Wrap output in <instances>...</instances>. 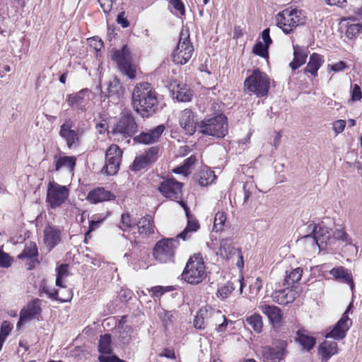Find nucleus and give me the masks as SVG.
I'll list each match as a JSON object with an SVG mask.
<instances>
[{
    "instance_id": "nucleus-61",
    "label": "nucleus",
    "mask_w": 362,
    "mask_h": 362,
    "mask_svg": "<svg viewBox=\"0 0 362 362\" xmlns=\"http://www.w3.org/2000/svg\"><path fill=\"white\" fill-rule=\"evenodd\" d=\"M196 161V156L194 155H192L189 158L184 160L182 165L184 168H185L189 174L191 173L190 169L195 164Z\"/></svg>"
},
{
    "instance_id": "nucleus-25",
    "label": "nucleus",
    "mask_w": 362,
    "mask_h": 362,
    "mask_svg": "<svg viewBox=\"0 0 362 362\" xmlns=\"http://www.w3.org/2000/svg\"><path fill=\"white\" fill-rule=\"evenodd\" d=\"M61 241V230L52 226H47L44 229V242L49 250H52Z\"/></svg>"
},
{
    "instance_id": "nucleus-14",
    "label": "nucleus",
    "mask_w": 362,
    "mask_h": 362,
    "mask_svg": "<svg viewBox=\"0 0 362 362\" xmlns=\"http://www.w3.org/2000/svg\"><path fill=\"white\" fill-rule=\"evenodd\" d=\"M122 156V151L115 144L111 145L105 153L106 173L109 175H115L119 170Z\"/></svg>"
},
{
    "instance_id": "nucleus-53",
    "label": "nucleus",
    "mask_w": 362,
    "mask_h": 362,
    "mask_svg": "<svg viewBox=\"0 0 362 362\" xmlns=\"http://www.w3.org/2000/svg\"><path fill=\"white\" fill-rule=\"evenodd\" d=\"M332 238L334 240H341L345 243H349V238L347 233L342 229H337L331 233Z\"/></svg>"
},
{
    "instance_id": "nucleus-9",
    "label": "nucleus",
    "mask_w": 362,
    "mask_h": 362,
    "mask_svg": "<svg viewBox=\"0 0 362 362\" xmlns=\"http://www.w3.org/2000/svg\"><path fill=\"white\" fill-rule=\"evenodd\" d=\"M84 125L85 124L81 122L74 129H73L74 127V120L71 118H66L60 126L59 134L66 141L69 148L78 146L80 138L86 132Z\"/></svg>"
},
{
    "instance_id": "nucleus-18",
    "label": "nucleus",
    "mask_w": 362,
    "mask_h": 362,
    "mask_svg": "<svg viewBox=\"0 0 362 362\" xmlns=\"http://www.w3.org/2000/svg\"><path fill=\"white\" fill-rule=\"evenodd\" d=\"M41 300L35 298L29 302L26 307L23 308L20 312L19 320L17 322V328H20L23 323L35 318L37 315H40L42 310L40 308Z\"/></svg>"
},
{
    "instance_id": "nucleus-47",
    "label": "nucleus",
    "mask_w": 362,
    "mask_h": 362,
    "mask_svg": "<svg viewBox=\"0 0 362 362\" xmlns=\"http://www.w3.org/2000/svg\"><path fill=\"white\" fill-rule=\"evenodd\" d=\"M269 45L263 43L262 42H257L254 45L252 52L255 54L264 58H268L269 57Z\"/></svg>"
},
{
    "instance_id": "nucleus-42",
    "label": "nucleus",
    "mask_w": 362,
    "mask_h": 362,
    "mask_svg": "<svg viewBox=\"0 0 362 362\" xmlns=\"http://www.w3.org/2000/svg\"><path fill=\"white\" fill-rule=\"evenodd\" d=\"M37 256L38 250L36 244L33 242H30L25 244L22 252L18 255V258L20 259H31Z\"/></svg>"
},
{
    "instance_id": "nucleus-62",
    "label": "nucleus",
    "mask_w": 362,
    "mask_h": 362,
    "mask_svg": "<svg viewBox=\"0 0 362 362\" xmlns=\"http://www.w3.org/2000/svg\"><path fill=\"white\" fill-rule=\"evenodd\" d=\"M105 13H109L112 8V0H98Z\"/></svg>"
},
{
    "instance_id": "nucleus-5",
    "label": "nucleus",
    "mask_w": 362,
    "mask_h": 362,
    "mask_svg": "<svg viewBox=\"0 0 362 362\" xmlns=\"http://www.w3.org/2000/svg\"><path fill=\"white\" fill-rule=\"evenodd\" d=\"M288 343L283 339H276L272 345L260 346L257 351V355L263 362H280L288 354Z\"/></svg>"
},
{
    "instance_id": "nucleus-32",
    "label": "nucleus",
    "mask_w": 362,
    "mask_h": 362,
    "mask_svg": "<svg viewBox=\"0 0 362 362\" xmlns=\"http://www.w3.org/2000/svg\"><path fill=\"white\" fill-rule=\"evenodd\" d=\"M54 159L56 171H59L63 168H66L70 171H73L75 168L76 158L74 156H57V155H55Z\"/></svg>"
},
{
    "instance_id": "nucleus-59",
    "label": "nucleus",
    "mask_w": 362,
    "mask_h": 362,
    "mask_svg": "<svg viewBox=\"0 0 362 362\" xmlns=\"http://www.w3.org/2000/svg\"><path fill=\"white\" fill-rule=\"evenodd\" d=\"M362 98V92L358 84H354L351 91V100L353 102L358 101Z\"/></svg>"
},
{
    "instance_id": "nucleus-3",
    "label": "nucleus",
    "mask_w": 362,
    "mask_h": 362,
    "mask_svg": "<svg viewBox=\"0 0 362 362\" xmlns=\"http://www.w3.org/2000/svg\"><path fill=\"white\" fill-rule=\"evenodd\" d=\"M139 125L136 122L133 112L128 109L123 110L119 117L112 128V134L122 139H129L138 132Z\"/></svg>"
},
{
    "instance_id": "nucleus-13",
    "label": "nucleus",
    "mask_w": 362,
    "mask_h": 362,
    "mask_svg": "<svg viewBox=\"0 0 362 362\" xmlns=\"http://www.w3.org/2000/svg\"><path fill=\"white\" fill-rule=\"evenodd\" d=\"M329 221L332 222V220L329 218H324L318 224L310 223L308 226V230L311 231V233H313L317 237L320 243V246H322L323 248L332 240L330 232L332 228L327 226Z\"/></svg>"
},
{
    "instance_id": "nucleus-17",
    "label": "nucleus",
    "mask_w": 362,
    "mask_h": 362,
    "mask_svg": "<svg viewBox=\"0 0 362 362\" xmlns=\"http://www.w3.org/2000/svg\"><path fill=\"white\" fill-rule=\"evenodd\" d=\"M90 90L83 88L76 93L68 95L66 102L71 107L81 110V112H86V105L90 101Z\"/></svg>"
},
{
    "instance_id": "nucleus-36",
    "label": "nucleus",
    "mask_w": 362,
    "mask_h": 362,
    "mask_svg": "<svg viewBox=\"0 0 362 362\" xmlns=\"http://www.w3.org/2000/svg\"><path fill=\"white\" fill-rule=\"evenodd\" d=\"M238 284H240V293H241L243 289V278L241 279H238L235 283L233 281H228L224 286L220 287L218 290V296L221 297L222 298H228L235 290L236 285Z\"/></svg>"
},
{
    "instance_id": "nucleus-46",
    "label": "nucleus",
    "mask_w": 362,
    "mask_h": 362,
    "mask_svg": "<svg viewBox=\"0 0 362 362\" xmlns=\"http://www.w3.org/2000/svg\"><path fill=\"white\" fill-rule=\"evenodd\" d=\"M148 165H150L149 162L147 161L146 158L142 154L135 158L134 162L130 166V169L132 171L136 172L145 168Z\"/></svg>"
},
{
    "instance_id": "nucleus-38",
    "label": "nucleus",
    "mask_w": 362,
    "mask_h": 362,
    "mask_svg": "<svg viewBox=\"0 0 362 362\" xmlns=\"http://www.w3.org/2000/svg\"><path fill=\"white\" fill-rule=\"evenodd\" d=\"M98 351L100 355L112 354V339L111 335L109 334H105L100 335L98 341Z\"/></svg>"
},
{
    "instance_id": "nucleus-27",
    "label": "nucleus",
    "mask_w": 362,
    "mask_h": 362,
    "mask_svg": "<svg viewBox=\"0 0 362 362\" xmlns=\"http://www.w3.org/2000/svg\"><path fill=\"white\" fill-rule=\"evenodd\" d=\"M337 343L333 341H324L319 346L318 354L322 361L327 362L332 356L337 354Z\"/></svg>"
},
{
    "instance_id": "nucleus-57",
    "label": "nucleus",
    "mask_w": 362,
    "mask_h": 362,
    "mask_svg": "<svg viewBox=\"0 0 362 362\" xmlns=\"http://www.w3.org/2000/svg\"><path fill=\"white\" fill-rule=\"evenodd\" d=\"M121 224L120 228L122 230H125L126 228H129L132 227L136 224V222H133L130 218V216L128 214H124L122 215L121 218Z\"/></svg>"
},
{
    "instance_id": "nucleus-1",
    "label": "nucleus",
    "mask_w": 362,
    "mask_h": 362,
    "mask_svg": "<svg viewBox=\"0 0 362 362\" xmlns=\"http://www.w3.org/2000/svg\"><path fill=\"white\" fill-rule=\"evenodd\" d=\"M132 105L134 110L143 118H148L159 110L158 93L151 83H137L132 95Z\"/></svg>"
},
{
    "instance_id": "nucleus-44",
    "label": "nucleus",
    "mask_w": 362,
    "mask_h": 362,
    "mask_svg": "<svg viewBox=\"0 0 362 362\" xmlns=\"http://www.w3.org/2000/svg\"><path fill=\"white\" fill-rule=\"evenodd\" d=\"M298 340L303 349L310 351L313 348L316 342L315 337L304 334H300L299 332H298Z\"/></svg>"
},
{
    "instance_id": "nucleus-49",
    "label": "nucleus",
    "mask_w": 362,
    "mask_h": 362,
    "mask_svg": "<svg viewBox=\"0 0 362 362\" xmlns=\"http://www.w3.org/2000/svg\"><path fill=\"white\" fill-rule=\"evenodd\" d=\"M226 220V214L224 212L218 211L214 217V230L218 232L221 230Z\"/></svg>"
},
{
    "instance_id": "nucleus-41",
    "label": "nucleus",
    "mask_w": 362,
    "mask_h": 362,
    "mask_svg": "<svg viewBox=\"0 0 362 362\" xmlns=\"http://www.w3.org/2000/svg\"><path fill=\"white\" fill-rule=\"evenodd\" d=\"M302 274L303 269L300 267H297L291 270L288 274V272H286L284 286H293L296 283L300 280Z\"/></svg>"
},
{
    "instance_id": "nucleus-22",
    "label": "nucleus",
    "mask_w": 362,
    "mask_h": 362,
    "mask_svg": "<svg viewBox=\"0 0 362 362\" xmlns=\"http://www.w3.org/2000/svg\"><path fill=\"white\" fill-rule=\"evenodd\" d=\"M348 315L344 313L341 319L337 322L332 329L325 334L326 338H332L336 340L342 339L346 336V332L349 329L347 322Z\"/></svg>"
},
{
    "instance_id": "nucleus-16",
    "label": "nucleus",
    "mask_w": 362,
    "mask_h": 362,
    "mask_svg": "<svg viewBox=\"0 0 362 362\" xmlns=\"http://www.w3.org/2000/svg\"><path fill=\"white\" fill-rule=\"evenodd\" d=\"M216 310L208 306L200 308L194 320V327L199 329L212 328L213 320H216Z\"/></svg>"
},
{
    "instance_id": "nucleus-15",
    "label": "nucleus",
    "mask_w": 362,
    "mask_h": 362,
    "mask_svg": "<svg viewBox=\"0 0 362 362\" xmlns=\"http://www.w3.org/2000/svg\"><path fill=\"white\" fill-rule=\"evenodd\" d=\"M69 189L54 181L49 182L47 190V202L49 204H63L67 199Z\"/></svg>"
},
{
    "instance_id": "nucleus-51",
    "label": "nucleus",
    "mask_w": 362,
    "mask_h": 362,
    "mask_svg": "<svg viewBox=\"0 0 362 362\" xmlns=\"http://www.w3.org/2000/svg\"><path fill=\"white\" fill-rule=\"evenodd\" d=\"M287 288L281 289L279 291H276L273 293V298L279 304L281 305H287L288 300H286L287 294Z\"/></svg>"
},
{
    "instance_id": "nucleus-64",
    "label": "nucleus",
    "mask_w": 362,
    "mask_h": 362,
    "mask_svg": "<svg viewBox=\"0 0 362 362\" xmlns=\"http://www.w3.org/2000/svg\"><path fill=\"white\" fill-rule=\"evenodd\" d=\"M345 126V120H337L333 123V129L337 134H339L344 131Z\"/></svg>"
},
{
    "instance_id": "nucleus-43",
    "label": "nucleus",
    "mask_w": 362,
    "mask_h": 362,
    "mask_svg": "<svg viewBox=\"0 0 362 362\" xmlns=\"http://www.w3.org/2000/svg\"><path fill=\"white\" fill-rule=\"evenodd\" d=\"M246 323L250 325L252 329L257 332L260 333L262 331L263 322L262 317L259 314L255 313L245 318Z\"/></svg>"
},
{
    "instance_id": "nucleus-10",
    "label": "nucleus",
    "mask_w": 362,
    "mask_h": 362,
    "mask_svg": "<svg viewBox=\"0 0 362 362\" xmlns=\"http://www.w3.org/2000/svg\"><path fill=\"white\" fill-rule=\"evenodd\" d=\"M194 52V47L189 40V34L187 31L180 33V37L176 49L172 54L174 63L177 64H185L191 59Z\"/></svg>"
},
{
    "instance_id": "nucleus-26",
    "label": "nucleus",
    "mask_w": 362,
    "mask_h": 362,
    "mask_svg": "<svg viewBox=\"0 0 362 362\" xmlns=\"http://www.w3.org/2000/svg\"><path fill=\"white\" fill-rule=\"evenodd\" d=\"M87 199L92 204H97L114 200L115 196L104 187H98L89 192Z\"/></svg>"
},
{
    "instance_id": "nucleus-34",
    "label": "nucleus",
    "mask_w": 362,
    "mask_h": 362,
    "mask_svg": "<svg viewBox=\"0 0 362 362\" xmlns=\"http://www.w3.org/2000/svg\"><path fill=\"white\" fill-rule=\"evenodd\" d=\"M324 60L322 57L317 53H313L309 58V62L304 69V73H310L313 76L317 75V71L322 66Z\"/></svg>"
},
{
    "instance_id": "nucleus-55",
    "label": "nucleus",
    "mask_w": 362,
    "mask_h": 362,
    "mask_svg": "<svg viewBox=\"0 0 362 362\" xmlns=\"http://www.w3.org/2000/svg\"><path fill=\"white\" fill-rule=\"evenodd\" d=\"M98 361L100 362H126L125 361L120 359L118 356L112 354L100 355L98 356Z\"/></svg>"
},
{
    "instance_id": "nucleus-31",
    "label": "nucleus",
    "mask_w": 362,
    "mask_h": 362,
    "mask_svg": "<svg viewBox=\"0 0 362 362\" xmlns=\"http://www.w3.org/2000/svg\"><path fill=\"white\" fill-rule=\"evenodd\" d=\"M297 243L299 245H303L305 249L308 251H314L316 250L317 247L320 250L323 248L322 246H320V243L318 241L317 237L313 233H311V231H310L309 234L305 235L298 239Z\"/></svg>"
},
{
    "instance_id": "nucleus-56",
    "label": "nucleus",
    "mask_w": 362,
    "mask_h": 362,
    "mask_svg": "<svg viewBox=\"0 0 362 362\" xmlns=\"http://www.w3.org/2000/svg\"><path fill=\"white\" fill-rule=\"evenodd\" d=\"M98 361L100 362H126L125 361L120 359L118 356L112 354L100 355L98 356Z\"/></svg>"
},
{
    "instance_id": "nucleus-58",
    "label": "nucleus",
    "mask_w": 362,
    "mask_h": 362,
    "mask_svg": "<svg viewBox=\"0 0 362 362\" xmlns=\"http://www.w3.org/2000/svg\"><path fill=\"white\" fill-rule=\"evenodd\" d=\"M168 2L173 6V8L179 13L181 16L185 13V8L184 4L181 0H168Z\"/></svg>"
},
{
    "instance_id": "nucleus-40",
    "label": "nucleus",
    "mask_w": 362,
    "mask_h": 362,
    "mask_svg": "<svg viewBox=\"0 0 362 362\" xmlns=\"http://www.w3.org/2000/svg\"><path fill=\"white\" fill-rule=\"evenodd\" d=\"M215 315H216V320H213L211 329L216 330L218 332H225L228 324V320L218 310H216Z\"/></svg>"
},
{
    "instance_id": "nucleus-28",
    "label": "nucleus",
    "mask_w": 362,
    "mask_h": 362,
    "mask_svg": "<svg viewBox=\"0 0 362 362\" xmlns=\"http://www.w3.org/2000/svg\"><path fill=\"white\" fill-rule=\"evenodd\" d=\"M194 179L201 187H206L214 181L216 175L213 170L204 167L194 175Z\"/></svg>"
},
{
    "instance_id": "nucleus-45",
    "label": "nucleus",
    "mask_w": 362,
    "mask_h": 362,
    "mask_svg": "<svg viewBox=\"0 0 362 362\" xmlns=\"http://www.w3.org/2000/svg\"><path fill=\"white\" fill-rule=\"evenodd\" d=\"M359 33L362 34V23H354L348 25L345 35L347 38L352 40Z\"/></svg>"
},
{
    "instance_id": "nucleus-60",
    "label": "nucleus",
    "mask_w": 362,
    "mask_h": 362,
    "mask_svg": "<svg viewBox=\"0 0 362 362\" xmlns=\"http://www.w3.org/2000/svg\"><path fill=\"white\" fill-rule=\"evenodd\" d=\"M89 45L96 51H100L103 47V42L98 37L95 36L88 39Z\"/></svg>"
},
{
    "instance_id": "nucleus-21",
    "label": "nucleus",
    "mask_w": 362,
    "mask_h": 362,
    "mask_svg": "<svg viewBox=\"0 0 362 362\" xmlns=\"http://www.w3.org/2000/svg\"><path fill=\"white\" fill-rule=\"evenodd\" d=\"M170 92L173 99L178 102H189L192 97V92L185 83L176 81L170 84Z\"/></svg>"
},
{
    "instance_id": "nucleus-19",
    "label": "nucleus",
    "mask_w": 362,
    "mask_h": 362,
    "mask_svg": "<svg viewBox=\"0 0 362 362\" xmlns=\"http://www.w3.org/2000/svg\"><path fill=\"white\" fill-rule=\"evenodd\" d=\"M165 129L164 124H160L148 132H143L139 135L134 136L133 141L134 143L146 145L155 143L162 135Z\"/></svg>"
},
{
    "instance_id": "nucleus-23",
    "label": "nucleus",
    "mask_w": 362,
    "mask_h": 362,
    "mask_svg": "<svg viewBox=\"0 0 362 362\" xmlns=\"http://www.w3.org/2000/svg\"><path fill=\"white\" fill-rule=\"evenodd\" d=\"M124 88L121 84L119 79L116 77L113 80L110 81L107 91H101V96L104 98H109L112 100H119L123 95Z\"/></svg>"
},
{
    "instance_id": "nucleus-11",
    "label": "nucleus",
    "mask_w": 362,
    "mask_h": 362,
    "mask_svg": "<svg viewBox=\"0 0 362 362\" xmlns=\"http://www.w3.org/2000/svg\"><path fill=\"white\" fill-rule=\"evenodd\" d=\"M112 57L124 74L132 79L136 77V66L132 63L131 52L127 45L114 51Z\"/></svg>"
},
{
    "instance_id": "nucleus-35",
    "label": "nucleus",
    "mask_w": 362,
    "mask_h": 362,
    "mask_svg": "<svg viewBox=\"0 0 362 362\" xmlns=\"http://www.w3.org/2000/svg\"><path fill=\"white\" fill-rule=\"evenodd\" d=\"M136 224L140 234L148 235L154 233L155 226L151 215L142 217Z\"/></svg>"
},
{
    "instance_id": "nucleus-6",
    "label": "nucleus",
    "mask_w": 362,
    "mask_h": 362,
    "mask_svg": "<svg viewBox=\"0 0 362 362\" xmlns=\"http://www.w3.org/2000/svg\"><path fill=\"white\" fill-rule=\"evenodd\" d=\"M305 23V16L296 8H286L277 15V25L286 34H289L298 25Z\"/></svg>"
},
{
    "instance_id": "nucleus-12",
    "label": "nucleus",
    "mask_w": 362,
    "mask_h": 362,
    "mask_svg": "<svg viewBox=\"0 0 362 362\" xmlns=\"http://www.w3.org/2000/svg\"><path fill=\"white\" fill-rule=\"evenodd\" d=\"M182 183L177 182L174 178H169L163 181L158 189L166 198L175 201L177 204H185L181 199Z\"/></svg>"
},
{
    "instance_id": "nucleus-29",
    "label": "nucleus",
    "mask_w": 362,
    "mask_h": 362,
    "mask_svg": "<svg viewBox=\"0 0 362 362\" xmlns=\"http://www.w3.org/2000/svg\"><path fill=\"white\" fill-rule=\"evenodd\" d=\"M261 311L267 316L269 322L273 324H279L282 319L281 310L277 306L264 304L260 306Z\"/></svg>"
},
{
    "instance_id": "nucleus-50",
    "label": "nucleus",
    "mask_w": 362,
    "mask_h": 362,
    "mask_svg": "<svg viewBox=\"0 0 362 362\" xmlns=\"http://www.w3.org/2000/svg\"><path fill=\"white\" fill-rule=\"evenodd\" d=\"M252 186V182H246L245 184L243 185L244 202H259V200L256 199V197L253 194V192L250 191V187Z\"/></svg>"
},
{
    "instance_id": "nucleus-33",
    "label": "nucleus",
    "mask_w": 362,
    "mask_h": 362,
    "mask_svg": "<svg viewBox=\"0 0 362 362\" xmlns=\"http://www.w3.org/2000/svg\"><path fill=\"white\" fill-rule=\"evenodd\" d=\"M330 274L337 279H341L343 282L349 284L351 289L353 291L354 288V283L353 281L352 275L348 272V269L344 267H334L330 270Z\"/></svg>"
},
{
    "instance_id": "nucleus-4",
    "label": "nucleus",
    "mask_w": 362,
    "mask_h": 362,
    "mask_svg": "<svg viewBox=\"0 0 362 362\" xmlns=\"http://www.w3.org/2000/svg\"><path fill=\"white\" fill-rule=\"evenodd\" d=\"M182 276L183 279L191 284H197L205 279V264L200 253L189 259Z\"/></svg>"
},
{
    "instance_id": "nucleus-2",
    "label": "nucleus",
    "mask_w": 362,
    "mask_h": 362,
    "mask_svg": "<svg viewBox=\"0 0 362 362\" xmlns=\"http://www.w3.org/2000/svg\"><path fill=\"white\" fill-rule=\"evenodd\" d=\"M198 132L218 139L223 138L228 132V119L223 114L204 118L198 124Z\"/></svg>"
},
{
    "instance_id": "nucleus-24",
    "label": "nucleus",
    "mask_w": 362,
    "mask_h": 362,
    "mask_svg": "<svg viewBox=\"0 0 362 362\" xmlns=\"http://www.w3.org/2000/svg\"><path fill=\"white\" fill-rule=\"evenodd\" d=\"M181 206L185 212V215L187 218V224L183 231L179 233L176 237L178 239L181 238L183 240H185L189 233L196 232L199 228V223L196 217L192 214H191L187 205Z\"/></svg>"
},
{
    "instance_id": "nucleus-37",
    "label": "nucleus",
    "mask_w": 362,
    "mask_h": 362,
    "mask_svg": "<svg viewBox=\"0 0 362 362\" xmlns=\"http://www.w3.org/2000/svg\"><path fill=\"white\" fill-rule=\"evenodd\" d=\"M238 249H235L231 244V240L225 238L220 240V253L223 257L231 258L237 254Z\"/></svg>"
},
{
    "instance_id": "nucleus-30",
    "label": "nucleus",
    "mask_w": 362,
    "mask_h": 362,
    "mask_svg": "<svg viewBox=\"0 0 362 362\" xmlns=\"http://www.w3.org/2000/svg\"><path fill=\"white\" fill-rule=\"evenodd\" d=\"M308 54L305 49L298 45H293V59L289 64V66L293 71L296 70L305 63Z\"/></svg>"
},
{
    "instance_id": "nucleus-48",
    "label": "nucleus",
    "mask_w": 362,
    "mask_h": 362,
    "mask_svg": "<svg viewBox=\"0 0 362 362\" xmlns=\"http://www.w3.org/2000/svg\"><path fill=\"white\" fill-rule=\"evenodd\" d=\"M158 316L165 327L172 325L174 320V313L163 309L158 313Z\"/></svg>"
},
{
    "instance_id": "nucleus-39",
    "label": "nucleus",
    "mask_w": 362,
    "mask_h": 362,
    "mask_svg": "<svg viewBox=\"0 0 362 362\" xmlns=\"http://www.w3.org/2000/svg\"><path fill=\"white\" fill-rule=\"evenodd\" d=\"M38 291H39V296H42V293H45L48 296V298H49L51 299H53V300H59L61 302L69 301V300H71V298L72 297V294L69 293L66 298L64 299V298H59L58 297V291L56 290V289H53L52 291L49 290L48 288V287L47 286L45 281H43L41 283L40 287Z\"/></svg>"
},
{
    "instance_id": "nucleus-20",
    "label": "nucleus",
    "mask_w": 362,
    "mask_h": 362,
    "mask_svg": "<svg viewBox=\"0 0 362 362\" xmlns=\"http://www.w3.org/2000/svg\"><path fill=\"white\" fill-rule=\"evenodd\" d=\"M179 122L186 134L189 135H192L196 130L198 131L199 123L196 122L194 113L189 109H185L182 111Z\"/></svg>"
},
{
    "instance_id": "nucleus-8",
    "label": "nucleus",
    "mask_w": 362,
    "mask_h": 362,
    "mask_svg": "<svg viewBox=\"0 0 362 362\" xmlns=\"http://www.w3.org/2000/svg\"><path fill=\"white\" fill-rule=\"evenodd\" d=\"M245 87L257 97H264L267 95L270 88V78L259 69L253 70L252 74L248 76L245 82Z\"/></svg>"
},
{
    "instance_id": "nucleus-7",
    "label": "nucleus",
    "mask_w": 362,
    "mask_h": 362,
    "mask_svg": "<svg viewBox=\"0 0 362 362\" xmlns=\"http://www.w3.org/2000/svg\"><path fill=\"white\" fill-rule=\"evenodd\" d=\"M179 244V239L177 237L161 239L153 247L154 258L162 264L174 262L175 250Z\"/></svg>"
},
{
    "instance_id": "nucleus-54",
    "label": "nucleus",
    "mask_w": 362,
    "mask_h": 362,
    "mask_svg": "<svg viewBox=\"0 0 362 362\" xmlns=\"http://www.w3.org/2000/svg\"><path fill=\"white\" fill-rule=\"evenodd\" d=\"M13 258L7 253L0 250V267L8 268L11 267Z\"/></svg>"
},
{
    "instance_id": "nucleus-52",
    "label": "nucleus",
    "mask_w": 362,
    "mask_h": 362,
    "mask_svg": "<svg viewBox=\"0 0 362 362\" xmlns=\"http://www.w3.org/2000/svg\"><path fill=\"white\" fill-rule=\"evenodd\" d=\"M158 148L153 146L149 148L143 155L150 164L154 163L158 158Z\"/></svg>"
},
{
    "instance_id": "nucleus-63",
    "label": "nucleus",
    "mask_w": 362,
    "mask_h": 362,
    "mask_svg": "<svg viewBox=\"0 0 362 362\" xmlns=\"http://www.w3.org/2000/svg\"><path fill=\"white\" fill-rule=\"evenodd\" d=\"M328 66L329 67L330 70L334 72L342 71L347 67L346 63L343 61H339L334 64L329 65Z\"/></svg>"
}]
</instances>
